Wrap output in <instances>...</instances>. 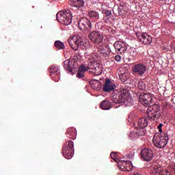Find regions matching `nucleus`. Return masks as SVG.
Segmentation results:
<instances>
[{
  "label": "nucleus",
  "instance_id": "obj_35",
  "mask_svg": "<svg viewBox=\"0 0 175 175\" xmlns=\"http://www.w3.org/2000/svg\"><path fill=\"white\" fill-rule=\"evenodd\" d=\"M96 29H103V23L100 21L96 23Z\"/></svg>",
  "mask_w": 175,
  "mask_h": 175
},
{
  "label": "nucleus",
  "instance_id": "obj_31",
  "mask_svg": "<svg viewBox=\"0 0 175 175\" xmlns=\"http://www.w3.org/2000/svg\"><path fill=\"white\" fill-rule=\"evenodd\" d=\"M111 158H112L115 161V162H117V163H118L120 161V159L117 158V153L115 152H112L111 153Z\"/></svg>",
  "mask_w": 175,
  "mask_h": 175
},
{
  "label": "nucleus",
  "instance_id": "obj_37",
  "mask_svg": "<svg viewBox=\"0 0 175 175\" xmlns=\"http://www.w3.org/2000/svg\"><path fill=\"white\" fill-rule=\"evenodd\" d=\"M162 126H163V124L161 123L157 126V129H159V132H162Z\"/></svg>",
  "mask_w": 175,
  "mask_h": 175
},
{
  "label": "nucleus",
  "instance_id": "obj_28",
  "mask_svg": "<svg viewBox=\"0 0 175 175\" xmlns=\"http://www.w3.org/2000/svg\"><path fill=\"white\" fill-rule=\"evenodd\" d=\"M141 38L144 39L143 43H145L146 44H150V43L152 42V38L151 36H148L146 33H142L141 34Z\"/></svg>",
  "mask_w": 175,
  "mask_h": 175
},
{
  "label": "nucleus",
  "instance_id": "obj_10",
  "mask_svg": "<svg viewBox=\"0 0 175 175\" xmlns=\"http://www.w3.org/2000/svg\"><path fill=\"white\" fill-rule=\"evenodd\" d=\"M88 38L92 43L100 44L103 42V34L98 31H91L89 32Z\"/></svg>",
  "mask_w": 175,
  "mask_h": 175
},
{
  "label": "nucleus",
  "instance_id": "obj_3",
  "mask_svg": "<svg viewBox=\"0 0 175 175\" xmlns=\"http://www.w3.org/2000/svg\"><path fill=\"white\" fill-rule=\"evenodd\" d=\"M148 120L150 121H157L162 116V112H161V106L158 104L150 105L148 107L147 111Z\"/></svg>",
  "mask_w": 175,
  "mask_h": 175
},
{
  "label": "nucleus",
  "instance_id": "obj_26",
  "mask_svg": "<svg viewBox=\"0 0 175 175\" xmlns=\"http://www.w3.org/2000/svg\"><path fill=\"white\" fill-rule=\"evenodd\" d=\"M147 121H151L148 120V116L147 118H142L138 120V126L139 128H146L148 125V122Z\"/></svg>",
  "mask_w": 175,
  "mask_h": 175
},
{
  "label": "nucleus",
  "instance_id": "obj_1",
  "mask_svg": "<svg viewBox=\"0 0 175 175\" xmlns=\"http://www.w3.org/2000/svg\"><path fill=\"white\" fill-rule=\"evenodd\" d=\"M110 98L113 103H124L129 106L133 105V100L128 94V90L122 89V90H113L110 95Z\"/></svg>",
  "mask_w": 175,
  "mask_h": 175
},
{
  "label": "nucleus",
  "instance_id": "obj_36",
  "mask_svg": "<svg viewBox=\"0 0 175 175\" xmlns=\"http://www.w3.org/2000/svg\"><path fill=\"white\" fill-rule=\"evenodd\" d=\"M114 59L116 61V62H120V61H121V55H116L114 57Z\"/></svg>",
  "mask_w": 175,
  "mask_h": 175
},
{
  "label": "nucleus",
  "instance_id": "obj_32",
  "mask_svg": "<svg viewBox=\"0 0 175 175\" xmlns=\"http://www.w3.org/2000/svg\"><path fill=\"white\" fill-rule=\"evenodd\" d=\"M103 14H104V17H109V16H113V14H111V11L104 10L103 11Z\"/></svg>",
  "mask_w": 175,
  "mask_h": 175
},
{
  "label": "nucleus",
  "instance_id": "obj_9",
  "mask_svg": "<svg viewBox=\"0 0 175 175\" xmlns=\"http://www.w3.org/2000/svg\"><path fill=\"white\" fill-rule=\"evenodd\" d=\"M139 102L143 105V106H150L151 103H154V98H152V94L150 93L142 92L139 95Z\"/></svg>",
  "mask_w": 175,
  "mask_h": 175
},
{
  "label": "nucleus",
  "instance_id": "obj_33",
  "mask_svg": "<svg viewBox=\"0 0 175 175\" xmlns=\"http://www.w3.org/2000/svg\"><path fill=\"white\" fill-rule=\"evenodd\" d=\"M138 88L141 90V91H144V90H146V84L144 83V82H139Z\"/></svg>",
  "mask_w": 175,
  "mask_h": 175
},
{
  "label": "nucleus",
  "instance_id": "obj_4",
  "mask_svg": "<svg viewBox=\"0 0 175 175\" xmlns=\"http://www.w3.org/2000/svg\"><path fill=\"white\" fill-rule=\"evenodd\" d=\"M72 12L70 10L60 11L56 14V20L58 23L64 25H70V24H72Z\"/></svg>",
  "mask_w": 175,
  "mask_h": 175
},
{
  "label": "nucleus",
  "instance_id": "obj_13",
  "mask_svg": "<svg viewBox=\"0 0 175 175\" xmlns=\"http://www.w3.org/2000/svg\"><path fill=\"white\" fill-rule=\"evenodd\" d=\"M113 47L116 50V53L117 54H125L126 53L127 47L125 43L121 42V41H116L113 44Z\"/></svg>",
  "mask_w": 175,
  "mask_h": 175
},
{
  "label": "nucleus",
  "instance_id": "obj_11",
  "mask_svg": "<svg viewBox=\"0 0 175 175\" xmlns=\"http://www.w3.org/2000/svg\"><path fill=\"white\" fill-rule=\"evenodd\" d=\"M77 65V63L75 62V59H66L63 62V66L64 69L72 74H73V70L76 69Z\"/></svg>",
  "mask_w": 175,
  "mask_h": 175
},
{
  "label": "nucleus",
  "instance_id": "obj_22",
  "mask_svg": "<svg viewBox=\"0 0 175 175\" xmlns=\"http://www.w3.org/2000/svg\"><path fill=\"white\" fill-rule=\"evenodd\" d=\"M66 135H67L68 137H69L72 140H75L77 135V133H76V129L73 127H70L67 129V132L66 133Z\"/></svg>",
  "mask_w": 175,
  "mask_h": 175
},
{
  "label": "nucleus",
  "instance_id": "obj_19",
  "mask_svg": "<svg viewBox=\"0 0 175 175\" xmlns=\"http://www.w3.org/2000/svg\"><path fill=\"white\" fill-rule=\"evenodd\" d=\"M146 128H140L134 131H132L130 134L131 137H139V136H144L146 135Z\"/></svg>",
  "mask_w": 175,
  "mask_h": 175
},
{
  "label": "nucleus",
  "instance_id": "obj_23",
  "mask_svg": "<svg viewBox=\"0 0 175 175\" xmlns=\"http://www.w3.org/2000/svg\"><path fill=\"white\" fill-rule=\"evenodd\" d=\"M91 88L93 90H96V91H99L100 88H102V83H100L98 80L93 79L90 81Z\"/></svg>",
  "mask_w": 175,
  "mask_h": 175
},
{
  "label": "nucleus",
  "instance_id": "obj_2",
  "mask_svg": "<svg viewBox=\"0 0 175 175\" xmlns=\"http://www.w3.org/2000/svg\"><path fill=\"white\" fill-rule=\"evenodd\" d=\"M86 59H88V72H89V73H93V75H95V76L102 75L103 68H102L100 64L96 63L98 62V57L95 53L87 55Z\"/></svg>",
  "mask_w": 175,
  "mask_h": 175
},
{
  "label": "nucleus",
  "instance_id": "obj_18",
  "mask_svg": "<svg viewBox=\"0 0 175 175\" xmlns=\"http://www.w3.org/2000/svg\"><path fill=\"white\" fill-rule=\"evenodd\" d=\"M119 167L123 170V172H130L131 166H132V163L131 161H120L118 163Z\"/></svg>",
  "mask_w": 175,
  "mask_h": 175
},
{
  "label": "nucleus",
  "instance_id": "obj_29",
  "mask_svg": "<svg viewBox=\"0 0 175 175\" xmlns=\"http://www.w3.org/2000/svg\"><path fill=\"white\" fill-rule=\"evenodd\" d=\"M54 46L57 50L65 49V44H64V42H61L60 40H56L54 43Z\"/></svg>",
  "mask_w": 175,
  "mask_h": 175
},
{
  "label": "nucleus",
  "instance_id": "obj_40",
  "mask_svg": "<svg viewBox=\"0 0 175 175\" xmlns=\"http://www.w3.org/2000/svg\"><path fill=\"white\" fill-rule=\"evenodd\" d=\"M110 31H111V32H113V29H110Z\"/></svg>",
  "mask_w": 175,
  "mask_h": 175
},
{
  "label": "nucleus",
  "instance_id": "obj_27",
  "mask_svg": "<svg viewBox=\"0 0 175 175\" xmlns=\"http://www.w3.org/2000/svg\"><path fill=\"white\" fill-rule=\"evenodd\" d=\"M152 173L154 175H164L165 172L163 171L162 167H161V165H154L153 166Z\"/></svg>",
  "mask_w": 175,
  "mask_h": 175
},
{
  "label": "nucleus",
  "instance_id": "obj_15",
  "mask_svg": "<svg viewBox=\"0 0 175 175\" xmlns=\"http://www.w3.org/2000/svg\"><path fill=\"white\" fill-rule=\"evenodd\" d=\"M146 70H147V66H146V65H144V64H135L133 67V73L138 76H143V75L146 73Z\"/></svg>",
  "mask_w": 175,
  "mask_h": 175
},
{
  "label": "nucleus",
  "instance_id": "obj_16",
  "mask_svg": "<svg viewBox=\"0 0 175 175\" xmlns=\"http://www.w3.org/2000/svg\"><path fill=\"white\" fill-rule=\"evenodd\" d=\"M114 88H116V85L110 79H106L103 91L104 92H111V91H114Z\"/></svg>",
  "mask_w": 175,
  "mask_h": 175
},
{
  "label": "nucleus",
  "instance_id": "obj_25",
  "mask_svg": "<svg viewBox=\"0 0 175 175\" xmlns=\"http://www.w3.org/2000/svg\"><path fill=\"white\" fill-rule=\"evenodd\" d=\"M100 107L103 110H110V109L113 107V105H111V103H110V101L104 100L100 103Z\"/></svg>",
  "mask_w": 175,
  "mask_h": 175
},
{
  "label": "nucleus",
  "instance_id": "obj_12",
  "mask_svg": "<svg viewBox=\"0 0 175 175\" xmlns=\"http://www.w3.org/2000/svg\"><path fill=\"white\" fill-rule=\"evenodd\" d=\"M141 158L146 162H150L154 158V152L152 150L145 148L141 150Z\"/></svg>",
  "mask_w": 175,
  "mask_h": 175
},
{
  "label": "nucleus",
  "instance_id": "obj_30",
  "mask_svg": "<svg viewBox=\"0 0 175 175\" xmlns=\"http://www.w3.org/2000/svg\"><path fill=\"white\" fill-rule=\"evenodd\" d=\"M119 77L121 80V81H122L123 83H125V81H126V80H128V79H129L130 75L129 73L128 72H121L120 74H119Z\"/></svg>",
  "mask_w": 175,
  "mask_h": 175
},
{
  "label": "nucleus",
  "instance_id": "obj_14",
  "mask_svg": "<svg viewBox=\"0 0 175 175\" xmlns=\"http://www.w3.org/2000/svg\"><path fill=\"white\" fill-rule=\"evenodd\" d=\"M49 75L55 81H59V79H61V72L58 67L51 66L49 67Z\"/></svg>",
  "mask_w": 175,
  "mask_h": 175
},
{
  "label": "nucleus",
  "instance_id": "obj_34",
  "mask_svg": "<svg viewBox=\"0 0 175 175\" xmlns=\"http://www.w3.org/2000/svg\"><path fill=\"white\" fill-rule=\"evenodd\" d=\"M113 16H105V17H104L103 18V21H104V23H106L107 24H109V23H111V20H112V18H111V17H112Z\"/></svg>",
  "mask_w": 175,
  "mask_h": 175
},
{
  "label": "nucleus",
  "instance_id": "obj_21",
  "mask_svg": "<svg viewBox=\"0 0 175 175\" xmlns=\"http://www.w3.org/2000/svg\"><path fill=\"white\" fill-rule=\"evenodd\" d=\"M85 72H88V66H85L84 65H81L78 69V72L77 73V77L78 79H83V77H84V75Z\"/></svg>",
  "mask_w": 175,
  "mask_h": 175
},
{
  "label": "nucleus",
  "instance_id": "obj_17",
  "mask_svg": "<svg viewBox=\"0 0 175 175\" xmlns=\"http://www.w3.org/2000/svg\"><path fill=\"white\" fill-rule=\"evenodd\" d=\"M98 52L102 54L105 58L109 57L111 53V49L110 46L107 44L103 45L98 48Z\"/></svg>",
  "mask_w": 175,
  "mask_h": 175
},
{
  "label": "nucleus",
  "instance_id": "obj_39",
  "mask_svg": "<svg viewBox=\"0 0 175 175\" xmlns=\"http://www.w3.org/2000/svg\"><path fill=\"white\" fill-rule=\"evenodd\" d=\"M139 42H142V38H139Z\"/></svg>",
  "mask_w": 175,
  "mask_h": 175
},
{
  "label": "nucleus",
  "instance_id": "obj_6",
  "mask_svg": "<svg viewBox=\"0 0 175 175\" xmlns=\"http://www.w3.org/2000/svg\"><path fill=\"white\" fill-rule=\"evenodd\" d=\"M167 140H169V137L167 134H155L153 137V144L157 148H164L167 144Z\"/></svg>",
  "mask_w": 175,
  "mask_h": 175
},
{
  "label": "nucleus",
  "instance_id": "obj_20",
  "mask_svg": "<svg viewBox=\"0 0 175 175\" xmlns=\"http://www.w3.org/2000/svg\"><path fill=\"white\" fill-rule=\"evenodd\" d=\"M69 3L72 8H75L77 10L84 6V0H70Z\"/></svg>",
  "mask_w": 175,
  "mask_h": 175
},
{
  "label": "nucleus",
  "instance_id": "obj_24",
  "mask_svg": "<svg viewBox=\"0 0 175 175\" xmlns=\"http://www.w3.org/2000/svg\"><path fill=\"white\" fill-rule=\"evenodd\" d=\"M88 17L94 23L99 20V12L92 10L88 14Z\"/></svg>",
  "mask_w": 175,
  "mask_h": 175
},
{
  "label": "nucleus",
  "instance_id": "obj_5",
  "mask_svg": "<svg viewBox=\"0 0 175 175\" xmlns=\"http://www.w3.org/2000/svg\"><path fill=\"white\" fill-rule=\"evenodd\" d=\"M62 152L66 159H72L75 155V143L73 141L70 140L66 142L62 147Z\"/></svg>",
  "mask_w": 175,
  "mask_h": 175
},
{
  "label": "nucleus",
  "instance_id": "obj_38",
  "mask_svg": "<svg viewBox=\"0 0 175 175\" xmlns=\"http://www.w3.org/2000/svg\"><path fill=\"white\" fill-rule=\"evenodd\" d=\"M118 14L121 16L122 14V10L121 8H118Z\"/></svg>",
  "mask_w": 175,
  "mask_h": 175
},
{
  "label": "nucleus",
  "instance_id": "obj_8",
  "mask_svg": "<svg viewBox=\"0 0 175 175\" xmlns=\"http://www.w3.org/2000/svg\"><path fill=\"white\" fill-rule=\"evenodd\" d=\"M79 28L83 31L84 33H90L92 31V23L86 17L81 18L78 22Z\"/></svg>",
  "mask_w": 175,
  "mask_h": 175
},
{
  "label": "nucleus",
  "instance_id": "obj_7",
  "mask_svg": "<svg viewBox=\"0 0 175 175\" xmlns=\"http://www.w3.org/2000/svg\"><path fill=\"white\" fill-rule=\"evenodd\" d=\"M68 42L71 49L75 51L79 49V47L84 46V42H83V35L81 34H78L72 38H69Z\"/></svg>",
  "mask_w": 175,
  "mask_h": 175
}]
</instances>
